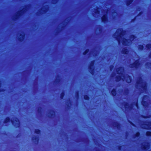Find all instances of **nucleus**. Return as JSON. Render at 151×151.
Instances as JSON below:
<instances>
[{
    "instance_id": "nucleus-1",
    "label": "nucleus",
    "mask_w": 151,
    "mask_h": 151,
    "mask_svg": "<svg viewBox=\"0 0 151 151\" xmlns=\"http://www.w3.org/2000/svg\"><path fill=\"white\" fill-rule=\"evenodd\" d=\"M106 19V16H104L102 18V20L103 21H105Z\"/></svg>"
},
{
    "instance_id": "nucleus-2",
    "label": "nucleus",
    "mask_w": 151,
    "mask_h": 151,
    "mask_svg": "<svg viewBox=\"0 0 151 151\" xmlns=\"http://www.w3.org/2000/svg\"><path fill=\"white\" fill-rule=\"evenodd\" d=\"M112 93L113 95H114L116 94L115 91L113 90L112 92Z\"/></svg>"
},
{
    "instance_id": "nucleus-3",
    "label": "nucleus",
    "mask_w": 151,
    "mask_h": 151,
    "mask_svg": "<svg viewBox=\"0 0 151 151\" xmlns=\"http://www.w3.org/2000/svg\"><path fill=\"white\" fill-rule=\"evenodd\" d=\"M84 98L86 99H88V98L87 96H85Z\"/></svg>"
},
{
    "instance_id": "nucleus-4",
    "label": "nucleus",
    "mask_w": 151,
    "mask_h": 151,
    "mask_svg": "<svg viewBox=\"0 0 151 151\" xmlns=\"http://www.w3.org/2000/svg\"><path fill=\"white\" fill-rule=\"evenodd\" d=\"M149 134H147L148 135H149L151 136V132H149Z\"/></svg>"
},
{
    "instance_id": "nucleus-5",
    "label": "nucleus",
    "mask_w": 151,
    "mask_h": 151,
    "mask_svg": "<svg viewBox=\"0 0 151 151\" xmlns=\"http://www.w3.org/2000/svg\"><path fill=\"white\" fill-rule=\"evenodd\" d=\"M129 78V81H127L128 83H129V82H130V79Z\"/></svg>"
},
{
    "instance_id": "nucleus-6",
    "label": "nucleus",
    "mask_w": 151,
    "mask_h": 151,
    "mask_svg": "<svg viewBox=\"0 0 151 151\" xmlns=\"http://www.w3.org/2000/svg\"><path fill=\"white\" fill-rule=\"evenodd\" d=\"M17 122V124H19V122Z\"/></svg>"
},
{
    "instance_id": "nucleus-7",
    "label": "nucleus",
    "mask_w": 151,
    "mask_h": 151,
    "mask_svg": "<svg viewBox=\"0 0 151 151\" xmlns=\"http://www.w3.org/2000/svg\"><path fill=\"white\" fill-rule=\"evenodd\" d=\"M13 124H14V123H13Z\"/></svg>"
}]
</instances>
